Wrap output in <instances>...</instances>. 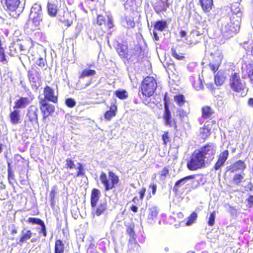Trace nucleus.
Segmentation results:
<instances>
[{"label":"nucleus","instance_id":"obj_1","mask_svg":"<svg viewBox=\"0 0 253 253\" xmlns=\"http://www.w3.org/2000/svg\"><path fill=\"white\" fill-rule=\"evenodd\" d=\"M42 20V9L40 5H35L31 9L29 18L25 27L31 31H34L40 25Z\"/></svg>","mask_w":253,"mask_h":253},{"label":"nucleus","instance_id":"obj_2","mask_svg":"<svg viewBox=\"0 0 253 253\" xmlns=\"http://www.w3.org/2000/svg\"><path fill=\"white\" fill-rule=\"evenodd\" d=\"M100 180L105 191L115 188L120 182L119 176L112 170L108 171V175L103 171L100 173Z\"/></svg>","mask_w":253,"mask_h":253},{"label":"nucleus","instance_id":"obj_3","mask_svg":"<svg viewBox=\"0 0 253 253\" xmlns=\"http://www.w3.org/2000/svg\"><path fill=\"white\" fill-rule=\"evenodd\" d=\"M157 86L156 80L153 77L148 76L142 81L139 90L143 96L150 97L154 94Z\"/></svg>","mask_w":253,"mask_h":253},{"label":"nucleus","instance_id":"obj_4","mask_svg":"<svg viewBox=\"0 0 253 253\" xmlns=\"http://www.w3.org/2000/svg\"><path fill=\"white\" fill-rule=\"evenodd\" d=\"M206 166V160L197 150L192 154L186 164L187 169L191 171L201 169L205 168Z\"/></svg>","mask_w":253,"mask_h":253},{"label":"nucleus","instance_id":"obj_5","mask_svg":"<svg viewBox=\"0 0 253 253\" xmlns=\"http://www.w3.org/2000/svg\"><path fill=\"white\" fill-rule=\"evenodd\" d=\"M39 108L34 105L29 106L27 110L26 116L28 121L25 122V127L27 130L32 131L35 125H39Z\"/></svg>","mask_w":253,"mask_h":253},{"label":"nucleus","instance_id":"obj_6","mask_svg":"<svg viewBox=\"0 0 253 253\" xmlns=\"http://www.w3.org/2000/svg\"><path fill=\"white\" fill-rule=\"evenodd\" d=\"M229 85L233 92L237 93L244 92L247 87L246 82L241 78L240 74L237 72L229 76Z\"/></svg>","mask_w":253,"mask_h":253},{"label":"nucleus","instance_id":"obj_7","mask_svg":"<svg viewBox=\"0 0 253 253\" xmlns=\"http://www.w3.org/2000/svg\"><path fill=\"white\" fill-rule=\"evenodd\" d=\"M208 32V29L206 28H203L202 31H200V28L196 27V29L191 31L187 39V44L189 47H192L196 45L202 40L203 35L204 33Z\"/></svg>","mask_w":253,"mask_h":253},{"label":"nucleus","instance_id":"obj_8","mask_svg":"<svg viewBox=\"0 0 253 253\" xmlns=\"http://www.w3.org/2000/svg\"><path fill=\"white\" fill-rule=\"evenodd\" d=\"M203 158L207 161H212L216 153V147L212 142H208L197 150Z\"/></svg>","mask_w":253,"mask_h":253},{"label":"nucleus","instance_id":"obj_9","mask_svg":"<svg viewBox=\"0 0 253 253\" xmlns=\"http://www.w3.org/2000/svg\"><path fill=\"white\" fill-rule=\"evenodd\" d=\"M228 15L230 22L228 24L227 29L229 30V34L232 36L233 34L237 33L240 29L242 13L239 14L229 13Z\"/></svg>","mask_w":253,"mask_h":253},{"label":"nucleus","instance_id":"obj_10","mask_svg":"<svg viewBox=\"0 0 253 253\" xmlns=\"http://www.w3.org/2000/svg\"><path fill=\"white\" fill-rule=\"evenodd\" d=\"M97 25L100 26L103 33L106 30L110 29L114 27L113 20L111 16H108L107 19L102 15H98L96 17V23Z\"/></svg>","mask_w":253,"mask_h":253},{"label":"nucleus","instance_id":"obj_11","mask_svg":"<svg viewBox=\"0 0 253 253\" xmlns=\"http://www.w3.org/2000/svg\"><path fill=\"white\" fill-rule=\"evenodd\" d=\"M39 103L40 108L42 114V120L45 121L55 111L54 106L46 102L44 99H41Z\"/></svg>","mask_w":253,"mask_h":253},{"label":"nucleus","instance_id":"obj_12","mask_svg":"<svg viewBox=\"0 0 253 253\" xmlns=\"http://www.w3.org/2000/svg\"><path fill=\"white\" fill-rule=\"evenodd\" d=\"M43 94L44 95V99L45 101L46 100L56 103L58 100V91L55 90L50 86L45 85L43 88Z\"/></svg>","mask_w":253,"mask_h":253},{"label":"nucleus","instance_id":"obj_13","mask_svg":"<svg viewBox=\"0 0 253 253\" xmlns=\"http://www.w3.org/2000/svg\"><path fill=\"white\" fill-rule=\"evenodd\" d=\"M229 155L228 150H224L219 153L217 156V161L214 163L213 169L215 170H218L222 167L227 160Z\"/></svg>","mask_w":253,"mask_h":253},{"label":"nucleus","instance_id":"obj_14","mask_svg":"<svg viewBox=\"0 0 253 253\" xmlns=\"http://www.w3.org/2000/svg\"><path fill=\"white\" fill-rule=\"evenodd\" d=\"M58 18L65 26L69 27L73 24L74 16L68 11L63 10L58 14Z\"/></svg>","mask_w":253,"mask_h":253},{"label":"nucleus","instance_id":"obj_15","mask_svg":"<svg viewBox=\"0 0 253 253\" xmlns=\"http://www.w3.org/2000/svg\"><path fill=\"white\" fill-rule=\"evenodd\" d=\"M163 118L166 126L169 127H173L175 130H177L176 120L175 119H172L170 109L164 110Z\"/></svg>","mask_w":253,"mask_h":253},{"label":"nucleus","instance_id":"obj_16","mask_svg":"<svg viewBox=\"0 0 253 253\" xmlns=\"http://www.w3.org/2000/svg\"><path fill=\"white\" fill-rule=\"evenodd\" d=\"M154 31L153 32V39L154 41H158L159 40V37L157 33V31L163 32L168 28V23L166 20H157L153 25Z\"/></svg>","mask_w":253,"mask_h":253},{"label":"nucleus","instance_id":"obj_17","mask_svg":"<svg viewBox=\"0 0 253 253\" xmlns=\"http://www.w3.org/2000/svg\"><path fill=\"white\" fill-rule=\"evenodd\" d=\"M58 1L57 0H50L47 3V11L51 17H55L59 8Z\"/></svg>","mask_w":253,"mask_h":253},{"label":"nucleus","instance_id":"obj_18","mask_svg":"<svg viewBox=\"0 0 253 253\" xmlns=\"http://www.w3.org/2000/svg\"><path fill=\"white\" fill-rule=\"evenodd\" d=\"M27 221L30 223L35 224L41 226L40 233L44 237L47 236V234L45 225L41 219L36 217H29Z\"/></svg>","mask_w":253,"mask_h":253},{"label":"nucleus","instance_id":"obj_19","mask_svg":"<svg viewBox=\"0 0 253 253\" xmlns=\"http://www.w3.org/2000/svg\"><path fill=\"white\" fill-rule=\"evenodd\" d=\"M91 208L94 214L96 216H99L107 211V203L106 201L101 202L98 205L96 204L95 207H91Z\"/></svg>","mask_w":253,"mask_h":253},{"label":"nucleus","instance_id":"obj_20","mask_svg":"<svg viewBox=\"0 0 253 253\" xmlns=\"http://www.w3.org/2000/svg\"><path fill=\"white\" fill-rule=\"evenodd\" d=\"M32 101V98L27 97H20L15 102L13 109H24L29 105Z\"/></svg>","mask_w":253,"mask_h":253},{"label":"nucleus","instance_id":"obj_21","mask_svg":"<svg viewBox=\"0 0 253 253\" xmlns=\"http://www.w3.org/2000/svg\"><path fill=\"white\" fill-rule=\"evenodd\" d=\"M6 10L11 14L12 12H16L21 3L20 0H4Z\"/></svg>","mask_w":253,"mask_h":253},{"label":"nucleus","instance_id":"obj_22","mask_svg":"<svg viewBox=\"0 0 253 253\" xmlns=\"http://www.w3.org/2000/svg\"><path fill=\"white\" fill-rule=\"evenodd\" d=\"M215 111L213 108L208 105H205L201 108V117L205 120H211Z\"/></svg>","mask_w":253,"mask_h":253},{"label":"nucleus","instance_id":"obj_23","mask_svg":"<svg viewBox=\"0 0 253 253\" xmlns=\"http://www.w3.org/2000/svg\"><path fill=\"white\" fill-rule=\"evenodd\" d=\"M118 112V106L116 102L112 103L109 110L106 111L104 114L105 119L107 121H110L113 118L115 117Z\"/></svg>","mask_w":253,"mask_h":253},{"label":"nucleus","instance_id":"obj_24","mask_svg":"<svg viewBox=\"0 0 253 253\" xmlns=\"http://www.w3.org/2000/svg\"><path fill=\"white\" fill-rule=\"evenodd\" d=\"M199 3L205 13L210 12L214 7L213 0H199Z\"/></svg>","mask_w":253,"mask_h":253},{"label":"nucleus","instance_id":"obj_25","mask_svg":"<svg viewBox=\"0 0 253 253\" xmlns=\"http://www.w3.org/2000/svg\"><path fill=\"white\" fill-rule=\"evenodd\" d=\"M32 236V232L30 230L23 228L20 234L18 244L22 245L23 243H26L28 240H30Z\"/></svg>","mask_w":253,"mask_h":253},{"label":"nucleus","instance_id":"obj_26","mask_svg":"<svg viewBox=\"0 0 253 253\" xmlns=\"http://www.w3.org/2000/svg\"><path fill=\"white\" fill-rule=\"evenodd\" d=\"M200 174H191L183 177L180 179L177 180L174 185L173 188V191L174 193H177L179 190V187L180 184H184L187 180L193 179L195 178L196 176H199Z\"/></svg>","mask_w":253,"mask_h":253},{"label":"nucleus","instance_id":"obj_27","mask_svg":"<svg viewBox=\"0 0 253 253\" xmlns=\"http://www.w3.org/2000/svg\"><path fill=\"white\" fill-rule=\"evenodd\" d=\"M101 195L100 191L97 188H93L90 194V205L91 207H95L97 204Z\"/></svg>","mask_w":253,"mask_h":253},{"label":"nucleus","instance_id":"obj_28","mask_svg":"<svg viewBox=\"0 0 253 253\" xmlns=\"http://www.w3.org/2000/svg\"><path fill=\"white\" fill-rule=\"evenodd\" d=\"M188 113L184 111L183 109H180L177 110V116L179 119L180 124L184 126L185 123L188 122Z\"/></svg>","mask_w":253,"mask_h":253},{"label":"nucleus","instance_id":"obj_29","mask_svg":"<svg viewBox=\"0 0 253 253\" xmlns=\"http://www.w3.org/2000/svg\"><path fill=\"white\" fill-rule=\"evenodd\" d=\"M9 118L10 122L12 124H17L19 123L21 119L20 111L17 109H14L9 114Z\"/></svg>","mask_w":253,"mask_h":253},{"label":"nucleus","instance_id":"obj_30","mask_svg":"<svg viewBox=\"0 0 253 253\" xmlns=\"http://www.w3.org/2000/svg\"><path fill=\"white\" fill-rule=\"evenodd\" d=\"M211 129L210 124H205L201 128L200 135L204 140H206L211 133Z\"/></svg>","mask_w":253,"mask_h":253},{"label":"nucleus","instance_id":"obj_31","mask_svg":"<svg viewBox=\"0 0 253 253\" xmlns=\"http://www.w3.org/2000/svg\"><path fill=\"white\" fill-rule=\"evenodd\" d=\"M126 233L130 236L129 242H135V234L134 232L135 225L133 223H131L126 225Z\"/></svg>","mask_w":253,"mask_h":253},{"label":"nucleus","instance_id":"obj_32","mask_svg":"<svg viewBox=\"0 0 253 253\" xmlns=\"http://www.w3.org/2000/svg\"><path fill=\"white\" fill-rule=\"evenodd\" d=\"M65 245L61 239H56L54 244V253H64Z\"/></svg>","mask_w":253,"mask_h":253},{"label":"nucleus","instance_id":"obj_33","mask_svg":"<svg viewBox=\"0 0 253 253\" xmlns=\"http://www.w3.org/2000/svg\"><path fill=\"white\" fill-rule=\"evenodd\" d=\"M244 172L236 173L232 177L231 183L234 185H239L245 181L244 179Z\"/></svg>","mask_w":253,"mask_h":253},{"label":"nucleus","instance_id":"obj_34","mask_svg":"<svg viewBox=\"0 0 253 253\" xmlns=\"http://www.w3.org/2000/svg\"><path fill=\"white\" fill-rule=\"evenodd\" d=\"M246 168V165L244 161L238 160L231 166V172L238 170H244Z\"/></svg>","mask_w":253,"mask_h":253},{"label":"nucleus","instance_id":"obj_35","mask_svg":"<svg viewBox=\"0 0 253 253\" xmlns=\"http://www.w3.org/2000/svg\"><path fill=\"white\" fill-rule=\"evenodd\" d=\"M117 53L122 58H126L128 55L127 47L123 44H119L116 49Z\"/></svg>","mask_w":253,"mask_h":253},{"label":"nucleus","instance_id":"obj_36","mask_svg":"<svg viewBox=\"0 0 253 253\" xmlns=\"http://www.w3.org/2000/svg\"><path fill=\"white\" fill-rule=\"evenodd\" d=\"M225 76L224 73L219 71L214 76V83L216 85H221L225 80Z\"/></svg>","mask_w":253,"mask_h":253},{"label":"nucleus","instance_id":"obj_37","mask_svg":"<svg viewBox=\"0 0 253 253\" xmlns=\"http://www.w3.org/2000/svg\"><path fill=\"white\" fill-rule=\"evenodd\" d=\"M114 95L121 100H126L128 97V93L125 89H119L115 90Z\"/></svg>","mask_w":253,"mask_h":253},{"label":"nucleus","instance_id":"obj_38","mask_svg":"<svg viewBox=\"0 0 253 253\" xmlns=\"http://www.w3.org/2000/svg\"><path fill=\"white\" fill-rule=\"evenodd\" d=\"M245 70L249 80V82L253 84V64L249 63L245 66Z\"/></svg>","mask_w":253,"mask_h":253},{"label":"nucleus","instance_id":"obj_39","mask_svg":"<svg viewBox=\"0 0 253 253\" xmlns=\"http://www.w3.org/2000/svg\"><path fill=\"white\" fill-rule=\"evenodd\" d=\"M124 6L126 9L135 11L137 9V6L136 0H126L124 3Z\"/></svg>","mask_w":253,"mask_h":253},{"label":"nucleus","instance_id":"obj_40","mask_svg":"<svg viewBox=\"0 0 253 253\" xmlns=\"http://www.w3.org/2000/svg\"><path fill=\"white\" fill-rule=\"evenodd\" d=\"M39 75V72L34 68H32L31 70L28 71V76L31 82L36 83V78L38 77Z\"/></svg>","mask_w":253,"mask_h":253},{"label":"nucleus","instance_id":"obj_41","mask_svg":"<svg viewBox=\"0 0 253 253\" xmlns=\"http://www.w3.org/2000/svg\"><path fill=\"white\" fill-rule=\"evenodd\" d=\"M172 56L178 60H182L185 58V54L184 53L178 52L175 47L171 48Z\"/></svg>","mask_w":253,"mask_h":253},{"label":"nucleus","instance_id":"obj_42","mask_svg":"<svg viewBox=\"0 0 253 253\" xmlns=\"http://www.w3.org/2000/svg\"><path fill=\"white\" fill-rule=\"evenodd\" d=\"M96 74V71L92 69H84L81 73L79 78L83 79L85 77L93 76Z\"/></svg>","mask_w":253,"mask_h":253},{"label":"nucleus","instance_id":"obj_43","mask_svg":"<svg viewBox=\"0 0 253 253\" xmlns=\"http://www.w3.org/2000/svg\"><path fill=\"white\" fill-rule=\"evenodd\" d=\"M198 217L197 213L195 211L192 212L187 217L186 221L185 223V225L190 226L193 224L197 220Z\"/></svg>","mask_w":253,"mask_h":253},{"label":"nucleus","instance_id":"obj_44","mask_svg":"<svg viewBox=\"0 0 253 253\" xmlns=\"http://www.w3.org/2000/svg\"><path fill=\"white\" fill-rule=\"evenodd\" d=\"M77 171L75 177H83L85 175V170L83 165L81 163H77Z\"/></svg>","mask_w":253,"mask_h":253},{"label":"nucleus","instance_id":"obj_45","mask_svg":"<svg viewBox=\"0 0 253 253\" xmlns=\"http://www.w3.org/2000/svg\"><path fill=\"white\" fill-rule=\"evenodd\" d=\"M174 100L179 106H182L185 103V97L183 94H177L174 96Z\"/></svg>","mask_w":253,"mask_h":253},{"label":"nucleus","instance_id":"obj_46","mask_svg":"<svg viewBox=\"0 0 253 253\" xmlns=\"http://www.w3.org/2000/svg\"><path fill=\"white\" fill-rule=\"evenodd\" d=\"M157 184H155V183H151L149 185V189H151V193L149 192L147 197H146V200H150V199H151L152 198V196L155 195L156 193V191H157Z\"/></svg>","mask_w":253,"mask_h":253},{"label":"nucleus","instance_id":"obj_47","mask_svg":"<svg viewBox=\"0 0 253 253\" xmlns=\"http://www.w3.org/2000/svg\"><path fill=\"white\" fill-rule=\"evenodd\" d=\"M158 214V211L155 207L152 208L149 210L148 219L150 220H154L156 218Z\"/></svg>","mask_w":253,"mask_h":253},{"label":"nucleus","instance_id":"obj_48","mask_svg":"<svg viewBox=\"0 0 253 253\" xmlns=\"http://www.w3.org/2000/svg\"><path fill=\"white\" fill-rule=\"evenodd\" d=\"M239 13H242L239 7V4L237 3L232 4L230 6V11L228 13V14H239Z\"/></svg>","mask_w":253,"mask_h":253},{"label":"nucleus","instance_id":"obj_49","mask_svg":"<svg viewBox=\"0 0 253 253\" xmlns=\"http://www.w3.org/2000/svg\"><path fill=\"white\" fill-rule=\"evenodd\" d=\"M162 138L163 141V144L165 146H166L167 144L169 143L171 141L170 137L168 131L164 132V133L162 135Z\"/></svg>","mask_w":253,"mask_h":253},{"label":"nucleus","instance_id":"obj_50","mask_svg":"<svg viewBox=\"0 0 253 253\" xmlns=\"http://www.w3.org/2000/svg\"><path fill=\"white\" fill-rule=\"evenodd\" d=\"M126 23L127 28H134L135 26V23L134 21V19L132 17H126Z\"/></svg>","mask_w":253,"mask_h":253},{"label":"nucleus","instance_id":"obj_51","mask_svg":"<svg viewBox=\"0 0 253 253\" xmlns=\"http://www.w3.org/2000/svg\"><path fill=\"white\" fill-rule=\"evenodd\" d=\"M216 216L215 211H213L210 213V216L208 218V224L210 226H212L214 224L215 219Z\"/></svg>","mask_w":253,"mask_h":253},{"label":"nucleus","instance_id":"obj_52","mask_svg":"<svg viewBox=\"0 0 253 253\" xmlns=\"http://www.w3.org/2000/svg\"><path fill=\"white\" fill-rule=\"evenodd\" d=\"M169 170L168 167H165L163 168L162 170L159 171V174L161 178L165 179V178L169 175Z\"/></svg>","mask_w":253,"mask_h":253},{"label":"nucleus","instance_id":"obj_53","mask_svg":"<svg viewBox=\"0 0 253 253\" xmlns=\"http://www.w3.org/2000/svg\"><path fill=\"white\" fill-rule=\"evenodd\" d=\"M75 166L74 161L70 159L67 158L66 159L65 168L68 169H73Z\"/></svg>","mask_w":253,"mask_h":253},{"label":"nucleus","instance_id":"obj_54","mask_svg":"<svg viewBox=\"0 0 253 253\" xmlns=\"http://www.w3.org/2000/svg\"><path fill=\"white\" fill-rule=\"evenodd\" d=\"M220 65V62H217L215 63H210L209 64V66L211 68V69L212 70V71L213 73H215L217 72L219 69V67Z\"/></svg>","mask_w":253,"mask_h":253},{"label":"nucleus","instance_id":"obj_55","mask_svg":"<svg viewBox=\"0 0 253 253\" xmlns=\"http://www.w3.org/2000/svg\"><path fill=\"white\" fill-rule=\"evenodd\" d=\"M169 98L168 96V93L165 92L164 96V108L165 110L169 109Z\"/></svg>","mask_w":253,"mask_h":253},{"label":"nucleus","instance_id":"obj_56","mask_svg":"<svg viewBox=\"0 0 253 253\" xmlns=\"http://www.w3.org/2000/svg\"><path fill=\"white\" fill-rule=\"evenodd\" d=\"M65 103L66 105L70 108H72L74 107L76 104V102L75 101V100L71 98L66 99Z\"/></svg>","mask_w":253,"mask_h":253},{"label":"nucleus","instance_id":"obj_57","mask_svg":"<svg viewBox=\"0 0 253 253\" xmlns=\"http://www.w3.org/2000/svg\"><path fill=\"white\" fill-rule=\"evenodd\" d=\"M55 189H52L50 192V202L51 206H54L55 203Z\"/></svg>","mask_w":253,"mask_h":253},{"label":"nucleus","instance_id":"obj_58","mask_svg":"<svg viewBox=\"0 0 253 253\" xmlns=\"http://www.w3.org/2000/svg\"><path fill=\"white\" fill-rule=\"evenodd\" d=\"M7 177H8L7 178H8L9 183L11 184H12V182L11 181L15 179L14 174L12 171V170H11L10 168H9L8 169V176H7Z\"/></svg>","mask_w":253,"mask_h":253},{"label":"nucleus","instance_id":"obj_59","mask_svg":"<svg viewBox=\"0 0 253 253\" xmlns=\"http://www.w3.org/2000/svg\"><path fill=\"white\" fill-rule=\"evenodd\" d=\"M45 63L46 59L42 57H40L37 61V64L41 67H44L45 65Z\"/></svg>","mask_w":253,"mask_h":253},{"label":"nucleus","instance_id":"obj_60","mask_svg":"<svg viewBox=\"0 0 253 253\" xmlns=\"http://www.w3.org/2000/svg\"><path fill=\"white\" fill-rule=\"evenodd\" d=\"M146 191V189L145 187H142L141 189H140L138 194L139 195V199L141 201H142L144 199L145 193Z\"/></svg>","mask_w":253,"mask_h":253},{"label":"nucleus","instance_id":"obj_61","mask_svg":"<svg viewBox=\"0 0 253 253\" xmlns=\"http://www.w3.org/2000/svg\"><path fill=\"white\" fill-rule=\"evenodd\" d=\"M248 206L249 208L253 207V196L250 195L247 199Z\"/></svg>","mask_w":253,"mask_h":253},{"label":"nucleus","instance_id":"obj_62","mask_svg":"<svg viewBox=\"0 0 253 253\" xmlns=\"http://www.w3.org/2000/svg\"><path fill=\"white\" fill-rule=\"evenodd\" d=\"M129 210L134 213H136L138 211V207L134 205H132L129 208Z\"/></svg>","mask_w":253,"mask_h":253},{"label":"nucleus","instance_id":"obj_63","mask_svg":"<svg viewBox=\"0 0 253 253\" xmlns=\"http://www.w3.org/2000/svg\"><path fill=\"white\" fill-rule=\"evenodd\" d=\"M19 48L21 51H26L28 47L24 43H23L19 44Z\"/></svg>","mask_w":253,"mask_h":253},{"label":"nucleus","instance_id":"obj_64","mask_svg":"<svg viewBox=\"0 0 253 253\" xmlns=\"http://www.w3.org/2000/svg\"><path fill=\"white\" fill-rule=\"evenodd\" d=\"M247 104L250 107L253 108V98H250L248 100Z\"/></svg>","mask_w":253,"mask_h":253}]
</instances>
